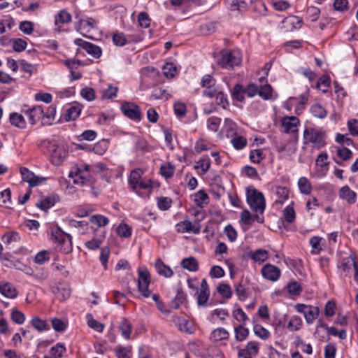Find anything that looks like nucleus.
Wrapping results in <instances>:
<instances>
[{"mask_svg": "<svg viewBox=\"0 0 358 358\" xmlns=\"http://www.w3.org/2000/svg\"><path fill=\"white\" fill-rule=\"evenodd\" d=\"M81 112V107L78 105L71 106L66 110L64 119L69 122L76 120Z\"/></svg>", "mask_w": 358, "mask_h": 358, "instance_id": "obj_21", "label": "nucleus"}, {"mask_svg": "<svg viewBox=\"0 0 358 358\" xmlns=\"http://www.w3.org/2000/svg\"><path fill=\"white\" fill-rule=\"evenodd\" d=\"M283 216L287 222H293L295 220L296 217L294 208L292 207L291 206H287V207H285V208L283 210Z\"/></svg>", "mask_w": 358, "mask_h": 358, "instance_id": "obj_55", "label": "nucleus"}, {"mask_svg": "<svg viewBox=\"0 0 358 358\" xmlns=\"http://www.w3.org/2000/svg\"><path fill=\"white\" fill-rule=\"evenodd\" d=\"M235 338L238 341H243L249 335V330L248 328L243 327V324H239L234 327Z\"/></svg>", "mask_w": 358, "mask_h": 358, "instance_id": "obj_24", "label": "nucleus"}, {"mask_svg": "<svg viewBox=\"0 0 358 358\" xmlns=\"http://www.w3.org/2000/svg\"><path fill=\"white\" fill-rule=\"evenodd\" d=\"M172 203V200L169 197L161 196L157 199V206L160 210H168Z\"/></svg>", "mask_w": 358, "mask_h": 358, "instance_id": "obj_57", "label": "nucleus"}, {"mask_svg": "<svg viewBox=\"0 0 358 358\" xmlns=\"http://www.w3.org/2000/svg\"><path fill=\"white\" fill-rule=\"evenodd\" d=\"M217 292L226 299H230L232 296V291L229 285L227 283H220L217 288Z\"/></svg>", "mask_w": 358, "mask_h": 358, "instance_id": "obj_41", "label": "nucleus"}, {"mask_svg": "<svg viewBox=\"0 0 358 358\" xmlns=\"http://www.w3.org/2000/svg\"><path fill=\"white\" fill-rule=\"evenodd\" d=\"M287 288L288 292L290 294L295 295V296L300 295V294L302 291V287H301L300 283H299L296 281H293V282H289L287 285Z\"/></svg>", "mask_w": 358, "mask_h": 358, "instance_id": "obj_50", "label": "nucleus"}, {"mask_svg": "<svg viewBox=\"0 0 358 358\" xmlns=\"http://www.w3.org/2000/svg\"><path fill=\"white\" fill-rule=\"evenodd\" d=\"M155 268L160 275L169 278L173 275V271L169 266L164 264L161 259H157L155 262Z\"/></svg>", "mask_w": 358, "mask_h": 358, "instance_id": "obj_16", "label": "nucleus"}, {"mask_svg": "<svg viewBox=\"0 0 358 358\" xmlns=\"http://www.w3.org/2000/svg\"><path fill=\"white\" fill-rule=\"evenodd\" d=\"M74 43L84 49L89 55L93 57L98 59L101 56L102 51L100 47L83 40L82 38H76Z\"/></svg>", "mask_w": 358, "mask_h": 358, "instance_id": "obj_8", "label": "nucleus"}, {"mask_svg": "<svg viewBox=\"0 0 358 358\" xmlns=\"http://www.w3.org/2000/svg\"><path fill=\"white\" fill-rule=\"evenodd\" d=\"M39 148H47L50 153L52 163L55 166H59L67 155V151L63 146L52 143L47 139H42L37 142Z\"/></svg>", "mask_w": 358, "mask_h": 358, "instance_id": "obj_2", "label": "nucleus"}, {"mask_svg": "<svg viewBox=\"0 0 358 358\" xmlns=\"http://www.w3.org/2000/svg\"><path fill=\"white\" fill-rule=\"evenodd\" d=\"M347 124L350 134L352 136H358V120L356 119H351L348 120Z\"/></svg>", "mask_w": 358, "mask_h": 358, "instance_id": "obj_64", "label": "nucleus"}, {"mask_svg": "<svg viewBox=\"0 0 358 358\" xmlns=\"http://www.w3.org/2000/svg\"><path fill=\"white\" fill-rule=\"evenodd\" d=\"M255 334L262 340H266L270 336L269 331L260 324H255L253 327Z\"/></svg>", "mask_w": 358, "mask_h": 358, "instance_id": "obj_36", "label": "nucleus"}, {"mask_svg": "<svg viewBox=\"0 0 358 358\" xmlns=\"http://www.w3.org/2000/svg\"><path fill=\"white\" fill-rule=\"evenodd\" d=\"M339 196L342 199L346 200L349 203H355L357 194L348 185L341 188L339 191Z\"/></svg>", "mask_w": 358, "mask_h": 358, "instance_id": "obj_15", "label": "nucleus"}, {"mask_svg": "<svg viewBox=\"0 0 358 358\" xmlns=\"http://www.w3.org/2000/svg\"><path fill=\"white\" fill-rule=\"evenodd\" d=\"M231 141L233 146L237 150L243 149L247 144L246 138L241 136L234 137Z\"/></svg>", "mask_w": 358, "mask_h": 358, "instance_id": "obj_62", "label": "nucleus"}, {"mask_svg": "<svg viewBox=\"0 0 358 358\" xmlns=\"http://www.w3.org/2000/svg\"><path fill=\"white\" fill-rule=\"evenodd\" d=\"M326 135L324 131L315 128H306L303 131V143H313V148H321L324 146Z\"/></svg>", "mask_w": 358, "mask_h": 358, "instance_id": "obj_3", "label": "nucleus"}, {"mask_svg": "<svg viewBox=\"0 0 358 358\" xmlns=\"http://www.w3.org/2000/svg\"><path fill=\"white\" fill-rule=\"evenodd\" d=\"M65 350L64 345L62 343H57L50 348V355L52 356V358H60Z\"/></svg>", "mask_w": 358, "mask_h": 358, "instance_id": "obj_33", "label": "nucleus"}, {"mask_svg": "<svg viewBox=\"0 0 358 358\" xmlns=\"http://www.w3.org/2000/svg\"><path fill=\"white\" fill-rule=\"evenodd\" d=\"M249 280L247 278H241L239 282L235 285V292L241 301H245L249 296L247 292Z\"/></svg>", "mask_w": 358, "mask_h": 358, "instance_id": "obj_13", "label": "nucleus"}, {"mask_svg": "<svg viewBox=\"0 0 358 358\" xmlns=\"http://www.w3.org/2000/svg\"><path fill=\"white\" fill-rule=\"evenodd\" d=\"M174 169V166L171 164H164L160 166V173L165 178H169L173 176Z\"/></svg>", "mask_w": 358, "mask_h": 358, "instance_id": "obj_45", "label": "nucleus"}, {"mask_svg": "<svg viewBox=\"0 0 358 358\" xmlns=\"http://www.w3.org/2000/svg\"><path fill=\"white\" fill-rule=\"evenodd\" d=\"M211 337L215 341L227 339L229 337L228 331L224 328H217L211 333Z\"/></svg>", "mask_w": 358, "mask_h": 358, "instance_id": "obj_42", "label": "nucleus"}, {"mask_svg": "<svg viewBox=\"0 0 358 358\" xmlns=\"http://www.w3.org/2000/svg\"><path fill=\"white\" fill-rule=\"evenodd\" d=\"M24 113L28 116L29 123L35 124L38 120L44 117V110L41 106H32L24 110Z\"/></svg>", "mask_w": 358, "mask_h": 358, "instance_id": "obj_10", "label": "nucleus"}, {"mask_svg": "<svg viewBox=\"0 0 358 358\" xmlns=\"http://www.w3.org/2000/svg\"><path fill=\"white\" fill-rule=\"evenodd\" d=\"M282 127L284 128L285 133H291L293 135V143L296 144L298 141V127L299 120L295 116H286L282 120Z\"/></svg>", "mask_w": 358, "mask_h": 358, "instance_id": "obj_6", "label": "nucleus"}, {"mask_svg": "<svg viewBox=\"0 0 358 358\" xmlns=\"http://www.w3.org/2000/svg\"><path fill=\"white\" fill-rule=\"evenodd\" d=\"M208 199V194L203 190H199L194 194V202L198 205L201 206L203 203H206Z\"/></svg>", "mask_w": 358, "mask_h": 358, "instance_id": "obj_60", "label": "nucleus"}, {"mask_svg": "<svg viewBox=\"0 0 358 358\" xmlns=\"http://www.w3.org/2000/svg\"><path fill=\"white\" fill-rule=\"evenodd\" d=\"M2 241L4 244L9 245L13 242L19 241L20 236L16 232L10 231V232H8L3 236Z\"/></svg>", "mask_w": 358, "mask_h": 358, "instance_id": "obj_53", "label": "nucleus"}, {"mask_svg": "<svg viewBox=\"0 0 358 358\" xmlns=\"http://www.w3.org/2000/svg\"><path fill=\"white\" fill-rule=\"evenodd\" d=\"M312 114L317 117L324 118L327 116V110L319 103L314 104L310 108Z\"/></svg>", "mask_w": 358, "mask_h": 358, "instance_id": "obj_44", "label": "nucleus"}, {"mask_svg": "<svg viewBox=\"0 0 358 358\" xmlns=\"http://www.w3.org/2000/svg\"><path fill=\"white\" fill-rule=\"evenodd\" d=\"M56 202L57 197L55 196H47L46 198L41 200L39 203H37L36 206L40 208L41 210L46 211L52 207Z\"/></svg>", "mask_w": 358, "mask_h": 358, "instance_id": "obj_23", "label": "nucleus"}, {"mask_svg": "<svg viewBox=\"0 0 358 358\" xmlns=\"http://www.w3.org/2000/svg\"><path fill=\"white\" fill-rule=\"evenodd\" d=\"M320 309L317 306H308V309L305 314V319L308 324H312L313 320L318 316Z\"/></svg>", "mask_w": 358, "mask_h": 358, "instance_id": "obj_25", "label": "nucleus"}, {"mask_svg": "<svg viewBox=\"0 0 358 358\" xmlns=\"http://www.w3.org/2000/svg\"><path fill=\"white\" fill-rule=\"evenodd\" d=\"M241 58L238 52L222 50L217 58L218 64L224 69H232L241 64Z\"/></svg>", "mask_w": 358, "mask_h": 358, "instance_id": "obj_5", "label": "nucleus"}, {"mask_svg": "<svg viewBox=\"0 0 358 358\" xmlns=\"http://www.w3.org/2000/svg\"><path fill=\"white\" fill-rule=\"evenodd\" d=\"M142 173V171L140 169H135L131 171L129 178V185L134 190H136L137 188V185L140 181L141 175Z\"/></svg>", "mask_w": 358, "mask_h": 358, "instance_id": "obj_34", "label": "nucleus"}, {"mask_svg": "<svg viewBox=\"0 0 358 358\" xmlns=\"http://www.w3.org/2000/svg\"><path fill=\"white\" fill-rule=\"evenodd\" d=\"M96 27V21L92 17L79 18L76 24V29L83 36L90 38L86 33L94 29Z\"/></svg>", "mask_w": 358, "mask_h": 358, "instance_id": "obj_9", "label": "nucleus"}, {"mask_svg": "<svg viewBox=\"0 0 358 358\" xmlns=\"http://www.w3.org/2000/svg\"><path fill=\"white\" fill-rule=\"evenodd\" d=\"M116 232L122 238H128L131 235V228L129 225H117Z\"/></svg>", "mask_w": 358, "mask_h": 358, "instance_id": "obj_56", "label": "nucleus"}, {"mask_svg": "<svg viewBox=\"0 0 358 358\" xmlns=\"http://www.w3.org/2000/svg\"><path fill=\"white\" fill-rule=\"evenodd\" d=\"M247 202L250 208L255 213L262 215L265 207L266 202L263 194L256 189H253L247 192Z\"/></svg>", "mask_w": 358, "mask_h": 358, "instance_id": "obj_4", "label": "nucleus"}, {"mask_svg": "<svg viewBox=\"0 0 358 358\" xmlns=\"http://www.w3.org/2000/svg\"><path fill=\"white\" fill-rule=\"evenodd\" d=\"M0 293L4 296L10 299H14L17 296L15 288L8 282L0 285Z\"/></svg>", "mask_w": 358, "mask_h": 358, "instance_id": "obj_19", "label": "nucleus"}, {"mask_svg": "<svg viewBox=\"0 0 358 358\" xmlns=\"http://www.w3.org/2000/svg\"><path fill=\"white\" fill-rule=\"evenodd\" d=\"M330 83V78L329 76H321L317 82V87L322 90V92L326 93L328 91V87Z\"/></svg>", "mask_w": 358, "mask_h": 358, "instance_id": "obj_46", "label": "nucleus"}, {"mask_svg": "<svg viewBox=\"0 0 358 358\" xmlns=\"http://www.w3.org/2000/svg\"><path fill=\"white\" fill-rule=\"evenodd\" d=\"M262 274L266 279L276 281L280 276V270L275 266L268 264L262 268Z\"/></svg>", "mask_w": 358, "mask_h": 358, "instance_id": "obj_11", "label": "nucleus"}, {"mask_svg": "<svg viewBox=\"0 0 358 358\" xmlns=\"http://www.w3.org/2000/svg\"><path fill=\"white\" fill-rule=\"evenodd\" d=\"M31 324L38 331H43L49 329L48 323L38 317H33L31 320Z\"/></svg>", "mask_w": 358, "mask_h": 358, "instance_id": "obj_32", "label": "nucleus"}, {"mask_svg": "<svg viewBox=\"0 0 358 358\" xmlns=\"http://www.w3.org/2000/svg\"><path fill=\"white\" fill-rule=\"evenodd\" d=\"M10 41L13 43V50L17 52H20L27 48V43L22 38H12Z\"/></svg>", "mask_w": 358, "mask_h": 358, "instance_id": "obj_43", "label": "nucleus"}, {"mask_svg": "<svg viewBox=\"0 0 358 358\" xmlns=\"http://www.w3.org/2000/svg\"><path fill=\"white\" fill-rule=\"evenodd\" d=\"M110 255V249L108 247H103L101 248L99 260L104 269H107V263Z\"/></svg>", "mask_w": 358, "mask_h": 358, "instance_id": "obj_52", "label": "nucleus"}, {"mask_svg": "<svg viewBox=\"0 0 358 358\" xmlns=\"http://www.w3.org/2000/svg\"><path fill=\"white\" fill-rule=\"evenodd\" d=\"M245 94V88L241 84H236L231 92V96L234 100L239 102L244 101V95Z\"/></svg>", "mask_w": 358, "mask_h": 358, "instance_id": "obj_22", "label": "nucleus"}, {"mask_svg": "<svg viewBox=\"0 0 358 358\" xmlns=\"http://www.w3.org/2000/svg\"><path fill=\"white\" fill-rule=\"evenodd\" d=\"M261 215L255 213L252 215L250 212L248 210H244L241 213V222L244 224H250V222H257L258 223L264 222V217L260 216Z\"/></svg>", "mask_w": 358, "mask_h": 358, "instance_id": "obj_14", "label": "nucleus"}, {"mask_svg": "<svg viewBox=\"0 0 358 358\" xmlns=\"http://www.w3.org/2000/svg\"><path fill=\"white\" fill-rule=\"evenodd\" d=\"M52 292L60 301H63L68 299L71 294V289L68 285L60 284L52 287Z\"/></svg>", "mask_w": 358, "mask_h": 358, "instance_id": "obj_12", "label": "nucleus"}, {"mask_svg": "<svg viewBox=\"0 0 358 358\" xmlns=\"http://www.w3.org/2000/svg\"><path fill=\"white\" fill-rule=\"evenodd\" d=\"M245 348L252 357H255L259 353V343L256 341H250L247 343Z\"/></svg>", "mask_w": 358, "mask_h": 358, "instance_id": "obj_61", "label": "nucleus"}, {"mask_svg": "<svg viewBox=\"0 0 358 358\" xmlns=\"http://www.w3.org/2000/svg\"><path fill=\"white\" fill-rule=\"evenodd\" d=\"M138 282H150V275L148 270L143 267L138 269Z\"/></svg>", "mask_w": 358, "mask_h": 358, "instance_id": "obj_58", "label": "nucleus"}, {"mask_svg": "<svg viewBox=\"0 0 358 358\" xmlns=\"http://www.w3.org/2000/svg\"><path fill=\"white\" fill-rule=\"evenodd\" d=\"M19 29L24 34L30 35L34 31V23L31 21H22L19 24Z\"/></svg>", "mask_w": 358, "mask_h": 358, "instance_id": "obj_54", "label": "nucleus"}, {"mask_svg": "<svg viewBox=\"0 0 358 358\" xmlns=\"http://www.w3.org/2000/svg\"><path fill=\"white\" fill-rule=\"evenodd\" d=\"M186 300L187 295L181 289H178L176 295L170 302V306L174 309H178L181 304L186 301Z\"/></svg>", "mask_w": 358, "mask_h": 358, "instance_id": "obj_18", "label": "nucleus"}, {"mask_svg": "<svg viewBox=\"0 0 358 358\" xmlns=\"http://www.w3.org/2000/svg\"><path fill=\"white\" fill-rule=\"evenodd\" d=\"M139 25L143 28H148L150 24V19L148 14L145 12H141L138 15Z\"/></svg>", "mask_w": 358, "mask_h": 358, "instance_id": "obj_63", "label": "nucleus"}, {"mask_svg": "<svg viewBox=\"0 0 358 358\" xmlns=\"http://www.w3.org/2000/svg\"><path fill=\"white\" fill-rule=\"evenodd\" d=\"M268 229L281 234H283L285 231H294L296 230V225H271Z\"/></svg>", "mask_w": 358, "mask_h": 358, "instance_id": "obj_35", "label": "nucleus"}, {"mask_svg": "<svg viewBox=\"0 0 358 358\" xmlns=\"http://www.w3.org/2000/svg\"><path fill=\"white\" fill-rule=\"evenodd\" d=\"M120 109L122 113L128 118L137 122L141 120V109L136 103L124 101L122 103Z\"/></svg>", "mask_w": 358, "mask_h": 358, "instance_id": "obj_7", "label": "nucleus"}, {"mask_svg": "<svg viewBox=\"0 0 358 358\" xmlns=\"http://www.w3.org/2000/svg\"><path fill=\"white\" fill-rule=\"evenodd\" d=\"M298 186L300 192L308 195L311 192V185L308 180L306 177H301L299 179Z\"/></svg>", "mask_w": 358, "mask_h": 358, "instance_id": "obj_29", "label": "nucleus"}, {"mask_svg": "<svg viewBox=\"0 0 358 358\" xmlns=\"http://www.w3.org/2000/svg\"><path fill=\"white\" fill-rule=\"evenodd\" d=\"M9 120L12 125L20 129H24L26 127V121L24 117L17 113H10Z\"/></svg>", "mask_w": 358, "mask_h": 358, "instance_id": "obj_20", "label": "nucleus"}, {"mask_svg": "<svg viewBox=\"0 0 358 358\" xmlns=\"http://www.w3.org/2000/svg\"><path fill=\"white\" fill-rule=\"evenodd\" d=\"M180 265L183 268L192 272H195L199 270V262L196 258L193 257L183 259Z\"/></svg>", "mask_w": 358, "mask_h": 358, "instance_id": "obj_17", "label": "nucleus"}, {"mask_svg": "<svg viewBox=\"0 0 358 358\" xmlns=\"http://www.w3.org/2000/svg\"><path fill=\"white\" fill-rule=\"evenodd\" d=\"M250 160L254 164H259L264 158L265 155L260 149H255L250 151Z\"/></svg>", "mask_w": 358, "mask_h": 358, "instance_id": "obj_39", "label": "nucleus"}, {"mask_svg": "<svg viewBox=\"0 0 358 358\" xmlns=\"http://www.w3.org/2000/svg\"><path fill=\"white\" fill-rule=\"evenodd\" d=\"M50 241L55 244L57 250L64 254L72 250L71 236L64 232L59 225L51 226L48 230Z\"/></svg>", "mask_w": 358, "mask_h": 358, "instance_id": "obj_1", "label": "nucleus"}, {"mask_svg": "<svg viewBox=\"0 0 358 358\" xmlns=\"http://www.w3.org/2000/svg\"><path fill=\"white\" fill-rule=\"evenodd\" d=\"M0 261L3 263V264L5 266H17L16 264L14 263L13 256L9 253H1L0 255Z\"/></svg>", "mask_w": 358, "mask_h": 358, "instance_id": "obj_59", "label": "nucleus"}, {"mask_svg": "<svg viewBox=\"0 0 358 358\" xmlns=\"http://www.w3.org/2000/svg\"><path fill=\"white\" fill-rule=\"evenodd\" d=\"M221 123V118L217 117H210L207 120V127L213 131H217Z\"/></svg>", "mask_w": 358, "mask_h": 358, "instance_id": "obj_51", "label": "nucleus"}, {"mask_svg": "<svg viewBox=\"0 0 358 358\" xmlns=\"http://www.w3.org/2000/svg\"><path fill=\"white\" fill-rule=\"evenodd\" d=\"M272 87L269 84L262 85L259 87V96L264 100L270 99L272 97Z\"/></svg>", "mask_w": 358, "mask_h": 358, "instance_id": "obj_30", "label": "nucleus"}, {"mask_svg": "<svg viewBox=\"0 0 358 358\" xmlns=\"http://www.w3.org/2000/svg\"><path fill=\"white\" fill-rule=\"evenodd\" d=\"M250 258L255 262H264L268 258V252L264 249H258L251 252Z\"/></svg>", "mask_w": 358, "mask_h": 358, "instance_id": "obj_26", "label": "nucleus"}, {"mask_svg": "<svg viewBox=\"0 0 358 358\" xmlns=\"http://www.w3.org/2000/svg\"><path fill=\"white\" fill-rule=\"evenodd\" d=\"M210 160L208 157L199 159L195 165V169H201V174L206 173L210 169Z\"/></svg>", "mask_w": 358, "mask_h": 358, "instance_id": "obj_49", "label": "nucleus"}, {"mask_svg": "<svg viewBox=\"0 0 358 358\" xmlns=\"http://www.w3.org/2000/svg\"><path fill=\"white\" fill-rule=\"evenodd\" d=\"M92 167L88 164H85L83 167H78L76 172V175L83 180H88L89 175L87 173L92 171ZM84 181H83V182Z\"/></svg>", "mask_w": 358, "mask_h": 358, "instance_id": "obj_47", "label": "nucleus"}, {"mask_svg": "<svg viewBox=\"0 0 358 358\" xmlns=\"http://www.w3.org/2000/svg\"><path fill=\"white\" fill-rule=\"evenodd\" d=\"M283 23H287L292 26L291 29H300L302 26V20L301 17L298 16H291L289 17L285 18L283 20Z\"/></svg>", "mask_w": 358, "mask_h": 358, "instance_id": "obj_40", "label": "nucleus"}, {"mask_svg": "<svg viewBox=\"0 0 358 358\" xmlns=\"http://www.w3.org/2000/svg\"><path fill=\"white\" fill-rule=\"evenodd\" d=\"M86 318L87 320L88 326L94 329L98 332H102L103 331L104 325L102 323L99 322L95 319H94L92 314L88 313L86 315Z\"/></svg>", "mask_w": 358, "mask_h": 358, "instance_id": "obj_27", "label": "nucleus"}, {"mask_svg": "<svg viewBox=\"0 0 358 358\" xmlns=\"http://www.w3.org/2000/svg\"><path fill=\"white\" fill-rule=\"evenodd\" d=\"M162 69H163L164 75L168 78H173L177 71L176 66L174 65V64H173L171 62L166 63L164 65Z\"/></svg>", "mask_w": 358, "mask_h": 358, "instance_id": "obj_37", "label": "nucleus"}, {"mask_svg": "<svg viewBox=\"0 0 358 358\" xmlns=\"http://www.w3.org/2000/svg\"><path fill=\"white\" fill-rule=\"evenodd\" d=\"M71 14L63 10H61L58 15L55 17V25H57L59 22L60 23H68L71 22Z\"/></svg>", "mask_w": 358, "mask_h": 358, "instance_id": "obj_48", "label": "nucleus"}, {"mask_svg": "<svg viewBox=\"0 0 358 358\" xmlns=\"http://www.w3.org/2000/svg\"><path fill=\"white\" fill-rule=\"evenodd\" d=\"M120 329L122 333V336L126 339H129L132 327L131 323L127 319L124 318L122 320L120 325Z\"/></svg>", "mask_w": 358, "mask_h": 358, "instance_id": "obj_28", "label": "nucleus"}, {"mask_svg": "<svg viewBox=\"0 0 358 358\" xmlns=\"http://www.w3.org/2000/svg\"><path fill=\"white\" fill-rule=\"evenodd\" d=\"M302 323V320L300 317L293 316L288 323L287 329L290 331H298L301 329Z\"/></svg>", "mask_w": 358, "mask_h": 358, "instance_id": "obj_38", "label": "nucleus"}, {"mask_svg": "<svg viewBox=\"0 0 358 358\" xmlns=\"http://www.w3.org/2000/svg\"><path fill=\"white\" fill-rule=\"evenodd\" d=\"M114 351L117 358H131V347L117 345Z\"/></svg>", "mask_w": 358, "mask_h": 358, "instance_id": "obj_31", "label": "nucleus"}]
</instances>
